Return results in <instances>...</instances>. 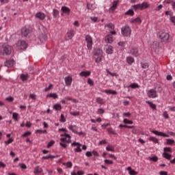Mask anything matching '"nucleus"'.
Listing matches in <instances>:
<instances>
[{"mask_svg": "<svg viewBox=\"0 0 175 175\" xmlns=\"http://www.w3.org/2000/svg\"><path fill=\"white\" fill-rule=\"evenodd\" d=\"M53 109H55L56 111H61V110H62V106H61L59 104H55L53 106Z\"/></svg>", "mask_w": 175, "mask_h": 175, "instance_id": "30", "label": "nucleus"}, {"mask_svg": "<svg viewBox=\"0 0 175 175\" xmlns=\"http://www.w3.org/2000/svg\"><path fill=\"white\" fill-rule=\"evenodd\" d=\"M146 103L149 105L150 108L152 110H157V105L154 104L152 101H146Z\"/></svg>", "mask_w": 175, "mask_h": 175, "instance_id": "21", "label": "nucleus"}, {"mask_svg": "<svg viewBox=\"0 0 175 175\" xmlns=\"http://www.w3.org/2000/svg\"><path fill=\"white\" fill-rule=\"evenodd\" d=\"M148 98H158V95L157 94V90L154 89H150L148 91Z\"/></svg>", "mask_w": 175, "mask_h": 175, "instance_id": "8", "label": "nucleus"}, {"mask_svg": "<svg viewBox=\"0 0 175 175\" xmlns=\"http://www.w3.org/2000/svg\"><path fill=\"white\" fill-rule=\"evenodd\" d=\"M42 172H43V170L40 167L36 166L34 168L33 173L34 174H40V173H42Z\"/></svg>", "mask_w": 175, "mask_h": 175, "instance_id": "20", "label": "nucleus"}, {"mask_svg": "<svg viewBox=\"0 0 175 175\" xmlns=\"http://www.w3.org/2000/svg\"><path fill=\"white\" fill-rule=\"evenodd\" d=\"M79 75L82 77H88V76H91V71H82Z\"/></svg>", "mask_w": 175, "mask_h": 175, "instance_id": "18", "label": "nucleus"}, {"mask_svg": "<svg viewBox=\"0 0 175 175\" xmlns=\"http://www.w3.org/2000/svg\"><path fill=\"white\" fill-rule=\"evenodd\" d=\"M131 88H139L140 86L137 83H132L130 85Z\"/></svg>", "mask_w": 175, "mask_h": 175, "instance_id": "46", "label": "nucleus"}, {"mask_svg": "<svg viewBox=\"0 0 175 175\" xmlns=\"http://www.w3.org/2000/svg\"><path fill=\"white\" fill-rule=\"evenodd\" d=\"M130 54L134 57H139V49L137 48H131L130 49Z\"/></svg>", "mask_w": 175, "mask_h": 175, "instance_id": "12", "label": "nucleus"}, {"mask_svg": "<svg viewBox=\"0 0 175 175\" xmlns=\"http://www.w3.org/2000/svg\"><path fill=\"white\" fill-rule=\"evenodd\" d=\"M159 39L161 40V43H166L167 42V40H169V33L164 32V31H160L159 33Z\"/></svg>", "mask_w": 175, "mask_h": 175, "instance_id": "3", "label": "nucleus"}, {"mask_svg": "<svg viewBox=\"0 0 175 175\" xmlns=\"http://www.w3.org/2000/svg\"><path fill=\"white\" fill-rule=\"evenodd\" d=\"M59 121L60 122H66V119H65V116L62 113L61 114Z\"/></svg>", "mask_w": 175, "mask_h": 175, "instance_id": "48", "label": "nucleus"}, {"mask_svg": "<svg viewBox=\"0 0 175 175\" xmlns=\"http://www.w3.org/2000/svg\"><path fill=\"white\" fill-rule=\"evenodd\" d=\"M53 14V17L55 18H57V17H58V15L59 14V12L58 11V10L54 9Z\"/></svg>", "mask_w": 175, "mask_h": 175, "instance_id": "36", "label": "nucleus"}, {"mask_svg": "<svg viewBox=\"0 0 175 175\" xmlns=\"http://www.w3.org/2000/svg\"><path fill=\"white\" fill-rule=\"evenodd\" d=\"M5 144H10L13 143V138H10L8 140L4 142Z\"/></svg>", "mask_w": 175, "mask_h": 175, "instance_id": "54", "label": "nucleus"}, {"mask_svg": "<svg viewBox=\"0 0 175 175\" xmlns=\"http://www.w3.org/2000/svg\"><path fill=\"white\" fill-rule=\"evenodd\" d=\"M142 69H148V64L147 63L143 64L141 63Z\"/></svg>", "mask_w": 175, "mask_h": 175, "instance_id": "55", "label": "nucleus"}, {"mask_svg": "<svg viewBox=\"0 0 175 175\" xmlns=\"http://www.w3.org/2000/svg\"><path fill=\"white\" fill-rule=\"evenodd\" d=\"M31 135H32V133L31 131H27L22 135V137H27V136H31Z\"/></svg>", "mask_w": 175, "mask_h": 175, "instance_id": "41", "label": "nucleus"}, {"mask_svg": "<svg viewBox=\"0 0 175 175\" xmlns=\"http://www.w3.org/2000/svg\"><path fill=\"white\" fill-rule=\"evenodd\" d=\"M72 81H73V78L71 76H68L65 77V83L67 87H70L72 85Z\"/></svg>", "mask_w": 175, "mask_h": 175, "instance_id": "10", "label": "nucleus"}, {"mask_svg": "<svg viewBox=\"0 0 175 175\" xmlns=\"http://www.w3.org/2000/svg\"><path fill=\"white\" fill-rule=\"evenodd\" d=\"M102 57H103V51L100 49H97L94 51V57L95 62L99 64L102 61Z\"/></svg>", "mask_w": 175, "mask_h": 175, "instance_id": "2", "label": "nucleus"}, {"mask_svg": "<svg viewBox=\"0 0 175 175\" xmlns=\"http://www.w3.org/2000/svg\"><path fill=\"white\" fill-rule=\"evenodd\" d=\"M159 174L160 175H167V172H166V171H161L159 172Z\"/></svg>", "mask_w": 175, "mask_h": 175, "instance_id": "64", "label": "nucleus"}, {"mask_svg": "<svg viewBox=\"0 0 175 175\" xmlns=\"http://www.w3.org/2000/svg\"><path fill=\"white\" fill-rule=\"evenodd\" d=\"M5 100H8V102H13V100H14V98L9 96L5 98Z\"/></svg>", "mask_w": 175, "mask_h": 175, "instance_id": "60", "label": "nucleus"}, {"mask_svg": "<svg viewBox=\"0 0 175 175\" xmlns=\"http://www.w3.org/2000/svg\"><path fill=\"white\" fill-rule=\"evenodd\" d=\"M164 152H172V148L170 147H165L163 148Z\"/></svg>", "mask_w": 175, "mask_h": 175, "instance_id": "50", "label": "nucleus"}, {"mask_svg": "<svg viewBox=\"0 0 175 175\" xmlns=\"http://www.w3.org/2000/svg\"><path fill=\"white\" fill-rule=\"evenodd\" d=\"M68 129H70V131H72V132H73V133H76L77 135H79V136H81V135H84V133L83 131L81 132H77V131L76 129H77V126L76 125H70L69 126Z\"/></svg>", "mask_w": 175, "mask_h": 175, "instance_id": "7", "label": "nucleus"}, {"mask_svg": "<svg viewBox=\"0 0 175 175\" xmlns=\"http://www.w3.org/2000/svg\"><path fill=\"white\" fill-rule=\"evenodd\" d=\"M113 46H109L107 49H106V53L107 54H113Z\"/></svg>", "mask_w": 175, "mask_h": 175, "instance_id": "33", "label": "nucleus"}, {"mask_svg": "<svg viewBox=\"0 0 175 175\" xmlns=\"http://www.w3.org/2000/svg\"><path fill=\"white\" fill-rule=\"evenodd\" d=\"M133 8H134L135 9V10H137V9H140L141 10H142V4H140V3L133 5Z\"/></svg>", "mask_w": 175, "mask_h": 175, "instance_id": "42", "label": "nucleus"}, {"mask_svg": "<svg viewBox=\"0 0 175 175\" xmlns=\"http://www.w3.org/2000/svg\"><path fill=\"white\" fill-rule=\"evenodd\" d=\"M36 133H46L47 134V130H40V129H38L36 131Z\"/></svg>", "mask_w": 175, "mask_h": 175, "instance_id": "51", "label": "nucleus"}, {"mask_svg": "<svg viewBox=\"0 0 175 175\" xmlns=\"http://www.w3.org/2000/svg\"><path fill=\"white\" fill-rule=\"evenodd\" d=\"M96 102L99 105H105V101L103 100V98L100 97H97L96 99Z\"/></svg>", "mask_w": 175, "mask_h": 175, "instance_id": "29", "label": "nucleus"}, {"mask_svg": "<svg viewBox=\"0 0 175 175\" xmlns=\"http://www.w3.org/2000/svg\"><path fill=\"white\" fill-rule=\"evenodd\" d=\"M88 83L90 84V85H94V81H92V79L89 78L88 79Z\"/></svg>", "mask_w": 175, "mask_h": 175, "instance_id": "61", "label": "nucleus"}, {"mask_svg": "<svg viewBox=\"0 0 175 175\" xmlns=\"http://www.w3.org/2000/svg\"><path fill=\"white\" fill-rule=\"evenodd\" d=\"M12 118L14 120V121H18V113H12Z\"/></svg>", "mask_w": 175, "mask_h": 175, "instance_id": "37", "label": "nucleus"}, {"mask_svg": "<svg viewBox=\"0 0 175 175\" xmlns=\"http://www.w3.org/2000/svg\"><path fill=\"white\" fill-rule=\"evenodd\" d=\"M14 59H13L7 60L4 63V66H5L6 68H12V66H14Z\"/></svg>", "mask_w": 175, "mask_h": 175, "instance_id": "11", "label": "nucleus"}, {"mask_svg": "<svg viewBox=\"0 0 175 175\" xmlns=\"http://www.w3.org/2000/svg\"><path fill=\"white\" fill-rule=\"evenodd\" d=\"M98 114H103L105 113V109L100 108L98 109Z\"/></svg>", "mask_w": 175, "mask_h": 175, "instance_id": "58", "label": "nucleus"}, {"mask_svg": "<svg viewBox=\"0 0 175 175\" xmlns=\"http://www.w3.org/2000/svg\"><path fill=\"white\" fill-rule=\"evenodd\" d=\"M12 48L9 45L0 46V55H10Z\"/></svg>", "mask_w": 175, "mask_h": 175, "instance_id": "1", "label": "nucleus"}, {"mask_svg": "<svg viewBox=\"0 0 175 175\" xmlns=\"http://www.w3.org/2000/svg\"><path fill=\"white\" fill-rule=\"evenodd\" d=\"M17 47L21 49V50H25L28 47V44L24 40H19L16 44Z\"/></svg>", "mask_w": 175, "mask_h": 175, "instance_id": "6", "label": "nucleus"}, {"mask_svg": "<svg viewBox=\"0 0 175 175\" xmlns=\"http://www.w3.org/2000/svg\"><path fill=\"white\" fill-rule=\"evenodd\" d=\"M55 144V142L54 140H51L46 146L47 148H50V147H53V146H54Z\"/></svg>", "mask_w": 175, "mask_h": 175, "instance_id": "38", "label": "nucleus"}, {"mask_svg": "<svg viewBox=\"0 0 175 175\" xmlns=\"http://www.w3.org/2000/svg\"><path fill=\"white\" fill-rule=\"evenodd\" d=\"M67 38H66V40H70L73 36H75V31L73 29H70L68 32L66 33Z\"/></svg>", "mask_w": 175, "mask_h": 175, "instance_id": "13", "label": "nucleus"}, {"mask_svg": "<svg viewBox=\"0 0 175 175\" xmlns=\"http://www.w3.org/2000/svg\"><path fill=\"white\" fill-rule=\"evenodd\" d=\"M149 140H150V142H153V143H155L156 144H159V140L157 138L154 137H150L149 138Z\"/></svg>", "mask_w": 175, "mask_h": 175, "instance_id": "31", "label": "nucleus"}, {"mask_svg": "<svg viewBox=\"0 0 175 175\" xmlns=\"http://www.w3.org/2000/svg\"><path fill=\"white\" fill-rule=\"evenodd\" d=\"M81 146H77L76 148L74 149V151H75V152H81V148H80Z\"/></svg>", "mask_w": 175, "mask_h": 175, "instance_id": "56", "label": "nucleus"}, {"mask_svg": "<svg viewBox=\"0 0 175 175\" xmlns=\"http://www.w3.org/2000/svg\"><path fill=\"white\" fill-rule=\"evenodd\" d=\"M21 33L22 36L27 38V36H28V33H29V29H28L27 27H23L21 29Z\"/></svg>", "mask_w": 175, "mask_h": 175, "instance_id": "14", "label": "nucleus"}, {"mask_svg": "<svg viewBox=\"0 0 175 175\" xmlns=\"http://www.w3.org/2000/svg\"><path fill=\"white\" fill-rule=\"evenodd\" d=\"M55 157H53L52 154H49V156H44L42 157V159H53Z\"/></svg>", "mask_w": 175, "mask_h": 175, "instance_id": "44", "label": "nucleus"}, {"mask_svg": "<svg viewBox=\"0 0 175 175\" xmlns=\"http://www.w3.org/2000/svg\"><path fill=\"white\" fill-rule=\"evenodd\" d=\"M46 98H53V99H57L58 98V95L57 93H50L46 95Z\"/></svg>", "mask_w": 175, "mask_h": 175, "instance_id": "25", "label": "nucleus"}, {"mask_svg": "<svg viewBox=\"0 0 175 175\" xmlns=\"http://www.w3.org/2000/svg\"><path fill=\"white\" fill-rule=\"evenodd\" d=\"M149 160L151 161L152 162H158V157L157 156H154V157H150Z\"/></svg>", "mask_w": 175, "mask_h": 175, "instance_id": "35", "label": "nucleus"}, {"mask_svg": "<svg viewBox=\"0 0 175 175\" xmlns=\"http://www.w3.org/2000/svg\"><path fill=\"white\" fill-rule=\"evenodd\" d=\"M126 62L129 65H132L135 62V59L131 56L126 57Z\"/></svg>", "mask_w": 175, "mask_h": 175, "instance_id": "24", "label": "nucleus"}, {"mask_svg": "<svg viewBox=\"0 0 175 175\" xmlns=\"http://www.w3.org/2000/svg\"><path fill=\"white\" fill-rule=\"evenodd\" d=\"M131 23L132 24H133V23H135V24H140V23H142V19H140V18H136L132 20V21H131Z\"/></svg>", "mask_w": 175, "mask_h": 175, "instance_id": "27", "label": "nucleus"}, {"mask_svg": "<svg viewBox=\"0 0 175 175\" xmlns=\"http://www.w3.org/2000/svg\"><path fill=\"white\" fill-rule=\"evenodd\" d=\"M71 116H74L75 117L77 116H80V112H70Z\"/></svg>", "mask_w": 175, "mask_h": 175, "instance_id": "59", "label": "nucleus"}, {"mask_svg": "<svg viewBox=\"0 0 175 175\" xmlns=\"http://www.w3.org/2000/svg\"><path fill=\"white\" fill-rule=\"evenodd\" d=\"M71 146H77V147H81V144H80V142H74L71 144Z\"/></svg>", "mask_w": 175, "mask_h": 175, "instance_id": "52", "label": "nucleus"}, {"mask_svg": "<svg viewBox=\"0 0 175 175\" xmlns=\"http://www.w3.org/2000/svg\"><path fill=\"white\" fill-rule=\"evenodd\" d=\"M123 122H124V124H133V121L129 120H128L126 118L123 120Z\"/></svg>", "mask_w": 175, "mask_h": 175, "instance_id": "43", "label": "nucleus"}, {"mask_svg": "<svg viewBox=\"0 0 175 175\" xmlns=\"http://www.w3.org/2000/svg\"><path fill=\"white\" fill-rule=\"evenodd\" d=\"M125 15L126 16H134L135 12L132 9H130L127 12H125Z\"/></svg>", "mask_w": 175, "mask_h": 175, "instance_id": "32", "label": "nucleus"}, {"mask_svg": "<svg viewBox=\"0 0 175 175\" xmlns=\"http://www.w3.org/2000/svg\"><path fill=\"white\" fill-rule=\"evenodd\" d=\"M131 32L132 30L131 29V27L128 25H125L121 29V33L123 36H131Z\"/></svg>", "mask_w": 175, "mask_h": 175, "instance_id": "4", "label": "nucleus"}, {"mask_svg": "<svg viewBox=\"0 0 175 175\" xmlns=\"http://www.w3.org/2000/svg\"><path fill=\"white\" fill-rule=\"evenodd\" d=\"M106 150L107 151H111L112 152H114V148L111 146H107Z\"/></svg>", "mask_w": 175, "mask_h": 175, "instance_id": "49", "label": "nucleus"}, {"mask_svg": "<svg viewBox=\"0 0 175 175\" xmlns=\"http://www.w3.org/2000/svg\"><path fill=\"white\" fill-rule=\"evenodd\" d=\"M149 5L148 3L147 2H144L142 3V9L143 10V9H147V8H148Z\"/></svg>", "mask_w": 175, "mask_h": 175, "instance_id": "40", "label": "nucleus"}, {"mask_svg": "<svg viewBox=\"0 0 175 175\" xmlns=\"http://www.w3.org/2000/svg\"><path fill=\"white\" fill-rule=\"evenodd\" d=\"M104 162L107 165H113V161L112 160H109V159H105Z\"/></svg>", "mask_w": 175, "mask_h": 175, "instance_id": "53", "label": "nucleus"}, {"mask_svg": "<svg viewBox=\"0 0 175 175\" xmlns=\"http://www.w3.org/2000/svg\"><path fill=\"white\" fill-rule=\"evenodd\" d=\"M118 5V1H114L113 2L112 6L109 8V10H111L112 12H114V10L117 9Z\"/></svg>", "mask_w": 175, "mask_h": 175, "instance_id": "19", "label": "nucleus"}, {"mask_svg": "<svg viewBox=\"0 0 175 175\" xmlns=\"http://www.w3.org/2000/svg\"><path fill=\"white\" fill-rule=\"evenodd\" d=\"M105 27H107V28H109L110 29H114L115 28L114 24L111 23L105 25Z\"/></svg>", "mask_w": 175, "mask_h": 175, "instance_id": "39", "label": "nucleus"}, {"mask_svg": "<svg viewBox=\"0 0 175 175\" xmlns=\"http://www.w3.org/2000/svg\"><path fill=\"white\" fill-rule=\"evenodd\" d=\"M170 21L171 23H173L174 25H175V16H171Z\"/></svg>", "mask_w": 175, "mask_h": 175, "instance_id": "63", "label": "nucleus"}, {"mask_svg": "<svg viewBox=\"0 0 175 175\" xmlns=\"http://www.w3.org/2000/svg\"><path fill=\"white\" fill-rule=\"evenodd\" d=\"M119 128H128L129 129H134L135 126H128L126 124H120Z\"/></svg>", "mask_w": 175, "mask_h": 175, "instance_id": "28", "label": "nucleus"}, {"mask_svg": "<svg viewBox=\"0 0 175 175\" xmlns=\"http://www.w3.org/2000/svg\"><path fill=\"white\" fill-rule=\"evenodd\" d=\"M109 133H111L112 135H117V133H116V131H114L112 128H109L107 129Z\"/></svg>", "mask_w": 175, "mask_h": 175, "instance_id": "47", "label": "nucleus"}, {"mask_svg": "<svg viewBox=\"0 0 175 175\" xmlns=\"http://www.w3.org/2000/svg\"><path fill=\"white\" fill-rule=\"evenodd\" d=\"M36 17L39 20L43 21L44 18H46V15L44 13L39 12L36 14Z\"/></svg>", "mask_w": 175, "mask_h": 175, "instance_id": "15", "label": "nucleus"}, {"mask_svg": "<svg viewBox=\"0 0 175 175\" xmlns=\"http://www.w3.org/2000/svg\"><path fill=\"white\" fill-rule=\"evenodd\" d=\"M62 13H64L65 14H70V9L66 6H63V7H62Z\"/></svg>", "mask_w": 175, "mask_h": 175, "instance_id": "17", "label": "nucleus"}, {"mask_svg": "<svg viewBox=\"0 0 175 175\" xmlns=\"http://www.w3.org/2000/svg\"><path fill=\"white\" fill-rule=\"evenodd\" d=\"M20 77L22 81H27L28 79H29V75L28 74H26V75L21 74Z\"/></svg>", "mask_w": 175, "mask_h": 175, "instance_id": "22", "label": "nucleus"}, {"mask_svg": "<svg viewBox=\"0 0 175 175\" xmlns=\"http://www.w3.org/2000/svg\"><path fill=\"white\" fill-rule=\"evenodd\" d=\"M127 170L129 172L130 175H136V174H137V172H136V171H135V170H132L131 167H128Z\"/></svg>", "mask_w": 175, "mask_h": 175, "instance_id": "26", "label": "nucleus"}, {"mask_svg": "<svg viewBox=\"0 0 175 175\" xmlns=\"http://www.w3.org/2000/svg\"><path fill=\"white\" fill-rule=\"evenodd\" d=\"M85 155H86V157H92V152L88 151V152H86Z\"/></svg>", "mask_w": 175, "mask_h": 175, "instance_id": "62", "label": "nucleus"}, {"mask_svg": "<svg viewBox=\"0 0 175 175\" xmlns=\"http://www.w3.org/2000/svg\"><path fill=\"white\" fill-rule=\"evenodd\" d=\"M46 39H47V36H46V35L42 34L41 36H40V40L41 42H43V40H46Z\"/></svg>", "mask_w": 175, "mask_h": 175, "instance_id": "45", "label": "nucleus"}, {"mask_svg": "<svg viewBox=\"0 0 175 175\" xmlns=\"http://www.w3.org/2000/svg\"><path fill=\"white\" fill-rule=\"evenodd\" d=\"M85 42L87 43L88 49L90 51L92 50V37H91L90 35H87L85 36Z\"/></svg>", "mask_w": 175, "mask_h": 175, "instance_id": "5", "label": "nucleus"}, {"mask_svg": "<svg viewBox=\"0 0 175 175\" xmlns=\"http://www.w3.org/2000/svg\"><path fill=\"white\" fill-rule=\"evenodd\" d=\"M105 42H107V43H113V36L111 34L107 35V36H105Z\"/></svg>", "mask_w": 175, "mask_h": 175, "instance_id": "16", "label": "nucleus"}, {"mask_svg": "<svg viewBox=\"0 0 175 175\" xmlns=\"http://www.w3.org/2000/svg\"><path fill=\"white\" fill-rule=\"evenodd\" d=\"M152 133H154V135H157V136H161L162 137H170L169 135H167L165 133L161 132V131H158L157 130L152 131Z\"/></svg>", "mask_w": 175, "mask_h": 175, "instance_id": "9", "label": "nucleus"}, {"mask_svg": "<svg viewBox=\"0 0 175 175\" xmlns=\"http://www.w3.org/2000/svg\"><path fill=\"white\" fill-rule=\"evenodd\" d=\"M166 142H167L166 144L170 145V146H173V144H175L174 139H167Z\"/></svg>", "mask_w": 175, "mask_h": 175, "instance_id": "34", "label": "nucleus"}, {"mask_svg": "<svg viewBox=\"0 0 175 175\" xmlns=\"http://www.w3.org/2000/svg\"><path fill=\"white\" fill-rule=\"evenodd\" d=\"M163 158H165V159H167L168 161H170V159H172V155L166 152H163Z\"/></svg>", "mask_w": 175, "mask_h": 175, "instance_id": "23", "label": "nucleus"}, {"mask_svg": "<svg viewBox=\"0 0 175 175\" xmlns=\"http://www.w3.org/2000/svg\"><path fill=\"white\" fill-rule=\"evenodd\" d=\"M165 14V16H170V17L173 16V12L172 11H166Z\"/></svg>", "mask_w": 175, "mask_h": 175, "instance_id": "57", "label": "nucleus"}]
</instances>
